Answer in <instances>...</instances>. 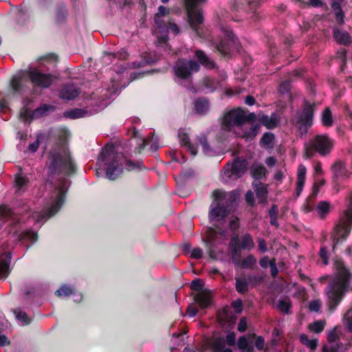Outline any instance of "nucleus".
Here are the masks:
<instances>
[{"instance_id":"obj_53","label":"nucleus","mask_w":352,"mask_h":352,"mask_svg":"<svg viewBox=\"0 0 352 352\" xmlns=\"http://www.w3.org/2000/svg\"><path fill=\"white\" fill-rule=\"evenodd\" d=\"M236 335L234 332H230L226 336V342L230 346H233L235 344Z\"/></svg>"},{"instance_id":"obj_59","label":"nucleus","mask_w":352,"mask_h":352,"mask_svg":"<svg viewBox=\"0 0 352 352\" xmlns=\"http://www.w3.org/2000/svg\"><path fill=\"white\" fill-rule=\"evenodd\" d=\"M140 163H139V162L134 163V162H132L131 161H126V169L128 170H134V169L140 167Z\"/></svg>"},{"instance_id":"obj_5","label":"nucleus","mask_w":352,"mask_h":352,"mask_svg":"<svg viewBox=\"0 0 352 352\" xmlns=\"http://www.w3.org/2000/svg\"><path fill=\"white\" fill-rule=\"evenodd\" d=\"M68 183L65 181L61 186H58L52 196V200L50 208L47 212L41 214L38 212H35L32 214V218L36 223H43L48 218L55 214L60 208L64 202L65 195L68 188Z\"/></svg>"},{"instance_id":"obj_63","label":"nucleus","mask_w":352,"mask_h":352,"mask_svg":"<svg viewBox=\"0 0 352 352\" xmlns=\"http://www.w3.org/2000/svg\"><path fill=\"white\" fill-rule=\"evenodd\" d=\"M258 249L261 252H265L267 250L265 241L262 239H258Z\"/></svg>"},{"instance_id":"obj_24","label":"nucleus","mask_w":352,"mask_h":352,"mask_svg":"<svg viewBox=\"0 0 352 352\" xmlns=\"http://www.w3.org/2000/svg\"><path fill=\"white\" fill-rule=\"evenodd\" d=\"M260 120L268 129L276 126L279 122L278 117L275 114H272L271 116H262Z\"/></svg>"},{"instance_id":"obj_20","label":"nucleus","mask_w":352,"mask_h":352,"mask_svg":"<svg viewBox=\"0 0 352 352\" xmlns=\"http://www.w3.org/2000/svg\"><path fill=\"white\" fill-rule=\"evenodd\" d=\"M195 300L201 308L205 309L211 303V294L207 291L199 292L195 296Z\"/></svg>"},{"instance_id":"obj_21","label":"nucleus","mask_w":352,"mask_h":352,"mask_svg":"<svg viewBox=\"0 0 352 352\" xmlns=\"http://www.w3.org/2000/svg\"><path fill=\"white\" fill-rule=\"evenodd\" d=\"M307 169L302 164L299 165L297 172V182H296V194L300 195L301 193L305 182Z\"/></svg>"},{"instance_id":"obj_42","label":"nucleus","mask_w":352,"mask_h":352,"mask_svg":"<svg viewBox=\"0 0 352 352\" xmlns=\"http://www.w3.org/2000/svg\"><path fill=\"white\" fill-rule=\"evenodd\" d=\"M300 340L302 344H305L311 349H315L318 344L317 340H309L305 334H302L300 336Z\"/></svg>"},{"instance_id":"obj_4","label":"nucleus","mask_w":352,"mask_h":352,"mask_svg":"<svg viewBox=\"0 0 352 352\" xmlns=\"http://www.w3.org/2000/svg\"><path fill=\"white\" fill-rule=\"evenodd\" d=\"M48 170L50 174L72 172L73 163L65 145H56L50 151Z\"/></svg>"},{"instance_id":"obj_33","label":"nucleus","mask_w":352,"mask_h":352,"mask_svg":"<svg viewBox=\"0 0 352 352\" xmlns=\"http://www.w3.org/2000/svg\"><path fill=\"white\" fill-rule=\"evenodd\" d=\"M330 204L328 202L321 201L318 204L316 210L317 214L323 218L330 212Z\"/></svg>"},{"instance_id":"obj_3","label":"nucleus","mask_w":352,"mask_h":352,"mask_svg":"<svg viewBox=\"0 0 352 352\" xmlns=\"http://www.w3.org/2000/svg\"><path fill=\"white\" fill-rule=\"evenodd\" d=\"M98 163L100 166H107V178L114 180L122 173L124 157L120 153H115L113 146H105L100 155Z\"/></svg>"},{"instance_id":"obj_56","label":"nucleus","mask_w":352,"mask_h":352,"mask_svg":"<svg viewBox=\"0 0 352 352\" xmlns=\"http://www.w3.org/2000/svg\"><path fill=\"white\" fill-rule=\"evenodd\" d=\"M277 210V207L273 206L272 210L270 211L271 224L277 226L276 219L275 217V212Z\"/></svg>"},{"instance_id":"obj_1","label":"nucleus","mask_w":352,"mask_h":352,"mask_svg":"<svg viewBox=\"0 0 352 352\" xmlns=\"http://www.w3.org/2000/svg\"><path fill=\"white\" fill-rule=\"evenodd\" d=\"M334 277L326 290L327 305L333 311L341 301L348 289L352 290V274L345 268L342 261L336 259Z\"/></svg>"},{"instance_id":"obj_19","label":"nucleus","mask_w":352,"mask_h":352,"mask_svg":"<svg viewBox=\"0 0 352 352\" xmlns=\"http://www.w3.org/2000/svg\"><path fill=\"white\" fill-rule=\"evenodd\" d=\"M178 138L182 146H186L193 156L197 155V148L190 143L188 136L184 129L179 130Z\"/></svg>"},{"instance_id":"obj_11","label":"nucleus","mask_w":352,"mask_h":352,"mask_svg":"<svg viewBox=\"0 0 352 352\" xmlns=\"http://www.w3.org/2000/svg\"><path fill=\"white\" fill-rule=\"evenodd\" d=\"M199 64L192 60H179L174 66L175 76L179 79H188L199 70Z\"/></svg>"},{"instance_id":"obj_37","label":"nucleus","mask_w":352,"mask_h":352,"mask_svg":"<svg viewBox=\"0 0 352 352\" xmlns=\"http://www.w3.org/2000/svg\"><path fill=\"white\" fill-rule=\"evenodd\" d=\"M291 307V303L289 300H279L276 303V308L279 311L288 314Z\"/></svg>"},{"instance_id":"obj_6","label":"nucleus","mask_w":352,"mask_h":352,"mask_svg":"<svg viewBox=\"0 0 352 352\" xmlns=\"http://www.w3.org/2000/svg\"><path fill=\"white\" fill-rule=\"evenodd\" d=\"M334 146V140L327 134H319L310 140L306 146L305 155L310 158L314 152L318 153L322 156L328 155Z\"/></svg>"},{"instance_id":"obj_28","label":"nucleus","mask_w":352,"mask_h":352,"mask_svg":"<svg viewBox=\"0 0 352 352\" xmlns=\"http://www.w3.org/2000/svg\"><path fill=\"white\" fill-rule=\"evenodd\" d=\"M334 38L337 42L342 44H349L351 42V37L346 31L336 30L334 31Z\"/></svg>"},{"instance_id":"obj_23","label":"nucleus","mask_w":352,"mask_h":352,"mask_svg":"<svg viewBox=\"0 0 352 352\" xmlns=\"http://www.w3.org/2000/svg\"><path fill=\"white\" fill-rule=\"evenodd\" d=\"M253 186L256 196L260 201H266L267 197V191L265 186L258 182H254Z\"/></svg>"},{"instance_id":"obj_34","label":"nucleus","mask_w":352,"mask_h":352,"mask_svg":"<svg viewBox=\"0 0 352 352\" xmlns=\"http://www.w3.org/2000/svg\"><path fill=\"white\" fill-rule=\"evenodd\" d=\"M52 107L51 106L43 104L37 109H36L32 113V118H39L43 116H45L47 112H48L50 109H52Z\"/></svg>"},{"instance_id":"obj_49","label":"nucleus","mask_w":352,"mask_h":352,"mask_svg":"<svg viewBox=\"0 0 352 352\" xmlns=\"http://www.w3.org/2000/svg\"><path fill=\"white\" fill-rule=\"evenodd\" d=\"M120 87L119 86L118 83L113 82V85L111 87H109L107 90L108 93V97L111 98L113 95H115L117 91L120 89Z\"/></svg>"},{"instance_id":"obj_13","label":"nucleus","mask_w":352,"mask_h":352,"mask_svg":"<svg viewBox=\"0 0 352 352\" xmlns=\"http://www.w3.org/2000/svg\"><path fill=\"white\" fill-rule=\"evenodd\" d=\"M313 109L310 104L306 105L298 117V122L300 124L299 130L302 133H306L307 127L312 124Z\"/></svg>"},{"instance_id":"obj_29","label":"nucleus","mask_w":352,"mask_h":352,"mask_svg":"<svg viewBox=\"0 0 352 352\" xmlns=\"http://www.w3.org/2000/svg\"><path fill=\"white\" fill-rule=\"evenodd\" d=\"M0 219H10L11 221L17 222H20L21 221L11 212L10 208L6 206H0Z\"/></svg>"},{"instance_id":"obj_47","label":"nucleus","mask_w":352,"mask_h":352,"mask_svg":"<svg viewBox=\"0 0 352 352\" xmlns=\"http://www.w3.org/2000/svg\"><path fill=\"white\" fill-rule=\"evenodd\" d=\"M28 184V179L25 176L19 175L16 177V184L19 190L22 189Z\"/></svg>"},{"instance_id":"obj_14","label":"nucleus","mask_w":352,"mask_h":352,"mask_svg":"<svg viewBox=\"0 0 352 352\" xmlns=\"http://www.w3.org/2000/svg\"><path fill=\"white\" fill-rule=\"evenodd\" d=\"M241 126L242 129L238 130L234 135L247 141L252 140L258 131V126L257 125H252L245 122Z\"/></svg>"},{"instance_id":"obj_35","label":"nucleus","mask_w":352,"mask_h":352,"mask_svg":"<svg viewBox=\"0 0 352 352\" xmlns=\"http://www.w3.org/2000/svg\"><path fill=\"white\" fill-rule=\"evenodd\" d=\"M241 247L243 249L250 250L254 248V243L250 234H246L241 238Z\"/></svg>"},{"instance_id":"obj_45","label":"nucleus","mask_w":352,"mask_h":352,"mask_svg":"<svg viewBox=\"0 0 352 352\" xmlns=\"http://www.w3.org/2000/svg\"><path fill=\"white\" fill-rule=\"evenodd\" d=\"M256 263V258L252 255H249L243 260L241 266L243 268H252Z\"/></svg>"},{"instance_id":"obj_60","label":"nucleus","mask_w":352,"mask_h":352,"mask_svg":"<svg viewBox=\"0 0 352 352\" xmlns=\"http://www.w3.org/2000/svg\"><path fill=\"white\" fill-rule=\"evenodd\" d=\"M338 339V334L336 329L332 330L328 334V340L329 342H335Z\"/></svg>"},{"instance_id":"obj_46","label":"nucleus","mask_w":352,"mask_h":352,"mask_svg":"<svg viewBox=\"0 0 352 352\" xmlns=\"http://www.w3.org/2000/svg\"><path fill=\"white\" fill-rule=\"evenodd\" d=\"M199 142L203 147L204 154L209 155L211 153V149L207 142L206 137L204 135L199 137Z\"/></svg>"},{"instance_id":"obj_62","label":"nucleus","mask_w":352,"mask_h":352,"mask_svg":"<svg viewBox=\"0 0 352 352\" xmlns=\"http://www.w3.org/2000/svg\"><path fill=\"white\" fill-rule=\"evenodd\" d=\"M246 329H247L246 320H245V318H241L239 323V325H238V330L240 332H243L246 330Z\"/></svg>"},{"instance_id":"obj_38","label":"nucleus","mask_w":352,"mask_h":352,"mask_svg":"<svg viewBox=\"0 0 352 352\" xmlns=\"http://www.w3.org/2000/svg\"><path fill=\"white\" fill-rule=\"evenodd\" d=\"M236 289L240 294H244L248 290V283L241 278H236Z\"/></svg>"},{"instance_id":"obj_31","label":"nucleus","mask_w":352,"mask_h":352,"mask_svg":"<svg viewBox=\"0 0 352 352\" xmlns=\"http://www.w3.org/2000/svg\"><path fill=\"white\" fill-rule=\"evenodd\" d=\"M195 109L197 113H205L209 109V103L206 99H199L195 102Z\"/></svg>"},{"instance_id":"obj_15","label":"nucleus","mask_w":352,"mask_h":352,"mask_svg":"<svg viewBox=\"0 0 352 352\" xmlns=\"http://www.w3.org/2000/svg\"><path fill=\"white\" fill-rule=\"evenodd\" d=\"M170 9L167 7L160 6L158 7L157 12L154 15V22L159 32H165L166 25L164 18L170 14Z\"/></svg>"},{"instance_id":"obj_40","label":"nucleus","mask_w":352,"mask_h":352,"mask_svg":"<svg viewBox=\"0 0 352 352\" xmlns=\"http://www.w3.org/2000/svg\"><path fill=\"white\" fill-rule=\"evenodd\" d=\"M16 319L21 322L22 325H26L30 323L31 319L28 315L21 310L14 311Z\"/></svg>"},{"instance_id":"obj_64","label":"nucleus","mask_w":352,"mask_h":352,"mask_svg":"<svg viewBox=\"0 0 352 352\" xmlns=\"http://www.w3.org/2000/svg\"><path fill=\"white\" fill-rule=\"evenodd\" d=\"M222 31L224 33V36L226 38H228L232 41H234V36L231 30L223 28Z\"/></svg>"},{"instance_id":"obj_12","label":"nucleus","mask_w":352,"mask_h":352,"mask_svg":"<svg viewBox=\"0 0 352 352\" xmlns=\"http://www.w3.org/2000/svg\"><path fill=\"white\" fill-rule=\"evenodd\" d=\"M29 77L34 85L43 88L50 87L54 80L51 74H43L37 70L30 72Z\"/></svg>"},{"instance_id":"obj_54","label":"nucleus","mask_w":352,"mask_h":352,"mask_svg":"<svg viewBox=\"0 0 352 352\" xmlns=\"http://www.w3.org/2000/svg\"><path fill=\"white\" fill-rule=\"evenodd\" d=\"M190 255H191V257L193 258H201V256L203 255V252L200 248H194L191 251Z\"/></svg>"},{"instance_id":"obj_55","label":"nucleus","mask_w":352,"mask_h":352,"mask_svg":"<svg viewBox=\"0 0 352 352\" xmlns=\"http://www.w3.org/2000/svg\"><path fill=\"white\" fill-rule=\"evenodd\" d=\"M264 344L265 341L263 337L258 336L256 338V342H255V346L259 351H261L264 348Z\"/></svg>"},{"instance_id":"obj_16","label":"nucleus","mask_w":352,"mask_h":352,"mask_svg":"<svg viewBox=\"0 0 352 352\" xmlns=\"http://www.w3.org/2000/svg\"><path fill=\"white\" fill-rule=\"evenodd\" d=\"M331 170L336 179H345L350 176V173L346 168L344 164L340 161H337L332 165Z\"/></svg>"},{"instance_id":"obj_7","label":"nucleus","mask_w":352,"mask_h":352,"mask_svg":"<svg viewBox=\"0 0 352 352\" xmlns=\"http://www.w3.org/2000/svg\"><path fill=\"white\" fill-rule=\"evenodd\" d=\"M245 112L240 109H232L226 113L222 118V129L232 133L242 129V125L247 122Z\"/></svg>"},{"instance_id":"obj_2","label":"nucleus","mask_w":352,"mask_h":352,"mask_svg":"<svg viewBox=\"0 0 352 352\" xmlns=\"http://www.w3.org/2000/svg\"><path fill=\"white\" fill-rule=\"evenodd\" d=\"M214 201L211 204L209 218L210 221L222 220L228 214V207L239 197V192L233 190L226 192L220 190L213 192Z\"/></svg>"},{"instance_id":"obj_61","label":"nucleus","mask_w":352,"mask_h":352,"mask_svg":"<svg viewBox=\"0 0 352 352\" xmlns=\"http://www.w3.org/2000/svg\"><path fill=\"white\" fill-rule=\"evenodd\" d=\"M320 255L321 258H323V263L324 265L328 264V260H327V250L325 248H321L320 251Z\"/></svg>"},{"instance_id":"obj_43","label":"nucleus","mask_w":352,"mask_h":352,"mask_svg":"<svg viewBox=\"0 0 352 352\" xmlns=\"http://www.w3.org/2000/svg\"><path fill=\"white\" fill-rule=\"evenodd\" d=\"M85 113H86L85 111H84L81 109H76L66 112L65 116L67 118L75 119V118H79L84 117Z\"/></svg>"},{"instance_id":"obj_50","label":"nucleus","mask_w":352,"mask_h":352,"mask_svg":"<svg viewBox=\"0 0 352 352\" xmlns=\"http://www.w3.org/2000/svg\"><path fill=\"white\" fill-rule=\"evenodd\" d=\"M40 136H36V140L28 146V151L31 153H34L37 151L40 144Z\"/></svg>"},{"instance_id":"obj_18","label":"nucleus","mask_w":352,"mask_h":352,"mask_svg":"<svg viewBox=\"0 0 352 352\" xmlns=\"http://www.w3.org/2000/svg\"><path fill=\"white\" fill-rule=\"evenodd\" d=\"M11 255L6 252L0 256V278H5L10 273Z\"/></svg>"},{"instance_id":"obj_17","label":"nucleus","mask_w":352,"mask_h":352,"mask_svg":"<svg viewBox=\"0 0 352 352\" xmlns=\"http://www.w3.org/2000/svg\"><path fill=\"white\" fill-rule=\"evenodd\" d=\"M166 25V30L165 32H160L164 34L162 36H157V45H161L165 44L168 40L167 33L168 31L172 32L175 35H177L179 33V28L178 25L172 20H169Z\"/></svg>"},{"instance_id":"obj_10","label":"nucleus","mask_w":352,"mask_h":352,"mask_svg":"<svg viewBox=\"0 0 352 352\" xmlns=\"http://www.w3.org/2000/svg\"><path fill=\"white\" fill-rule=\"evenodd\" d=\"M248 162L245 160H235L231 164H228L221 174V178L226 182L233 181L239 177L246 171Z\"/></svg>"},{"instance_id":"obj_9","label":"nucleus","mask_w":352,"mask_h":352,"mask_svg":"<svg viewBox=\"0 0 352 352\" xmlns=\"http://www.w3.org/2000/svg\"><path fill=\"white\" fill-rule=\"evenodd\" d=\"M206 0H185L188 17L191 28L199 34L198 26L203 23L204 16L197 6L205 3Z\"/></svg>"},{"instance_id":"obj_26","label":"nucleus","mask_w":352,"mask_h":352,"mask_svg":"<svg viewBox=\"0 0 352 352\" xmlns=\"http://www.w3.org/2000/svg\"><path fill=\"white\" fill-rule=\"evenodd\" d=\"M195 57L199 63L205 67L212 68L214 65V63L201 50L196 51Z\"/></svg>"},{"instance_id":"obj_27","label":"nucleus","mask_w":352,"mask_h":352,"mask_svg":"<svg viewBox=\"0 0 352 352\" xmlns=\"http://www.w3.org/2000/svg\"><path fill=\"white\" fill-rule=\"evenodd\" d=\"M237 345L241 352H254L253 345L245 336H241L238 340Z\"/></svg>"},{"instance_id":"obj_41","label":"nucleus","mask_w":352,"mask_h":352,"mask_svg":"<svg viewBox=\"0 0 352 352\" xmlns=\"http://www.w3.org/2000/svg\"><path fill=\"white\" fill-rule=\"evenodd\" d=\"M19 237L21 240L30 241L32 243L36 242L38 239L36 233L29 230L22 232Z\"/></svg>"},{"instance_id":"obj_57","label":"nucleus","mask_w":352,"mask_h":352,"mask_svg":"<svg viewBox=\"0 0 352 352\" xmlns=\"http://www.w3.org/2000/svg\"><path fill=\"white\" fill-rule=\"evenodd\" d=\"M272 260H270L267 256H263L260 260V265L263 268H267L268 266H270Z\"/></svg>"},{"instance_id":"obj_51","label":"nucleus","mask_w":352,"mask_h":352,"mask_svg":"<svg viewBox=\"0 0 352 352\" xmlns=\"http://www.w3.org/2000/svg\"><path fill=\"white\" fill-rule=\"evenodd\" d=\"M346 324L350 331H352V308L350 309L344 316Z\"/></svg>"},{"instance_id":"obj_25","label":"nucleus","mask_w":352,"mask_h":352,"mask_svg":"<svg viewBox=\"0 0 352 352\" xmlns=\"http://www.w3.org/2000/svg\"><path fill=\"white\" fill-rule=\"evenodd\" d=\"M217 234V230L214 228H209L207 231L205 243L208 247V252L210 256H212V251L211 250L212 246L215 241L216 236Z\"/></svg>"},{"instance_id":"obj_30","label":"nucleus","mask_w":352,"mask_h":352,"mask_svg":"<svg viewBox=\"0 0 352 352\" xmlns=\"http://www.w3.org/2000/svg\"><path fill=\"white\" fill-rule=\"evenodd\" d=\"M74 289L73 287L63 284L55 292L58 297H67L73 294Z\"/></svg>"},{"instance_id":"obj_8","label":"nucleus","mask_w":352,"mask_h":352,"mask_svg":"<svg viewBox=\"0 0 352 352\" xmlns=\"http://www.w3.org/2000/svg\"><path fill=\"white\" fill-rule=\"evenodd\" d=\"M352 226V194L347 209L340 217V224L336 226L334 231L335 245L344 239L351 232Z\"/></svg>"},{"instance_id":"obj_39","label":"nucleus","mask_w":352,"mask_h":352,"mask_svg":"<svg viewBox=\"0 0 352 352\" xmlns=\"http://www.w3.org/2000/svg\"><path fill=\"white\" fill-rule=\"evenodd\" d=\"M322 122L326 126H330L333 124L331 113L329 108H326L322 114Z\"/></svg>"},{"instance_id":"obj_44","label":"nucleus","mask_w":352,"mask_h":352,"mask_svg":"<svg viewBox=\"0 0 352 352\" xmlns=\"http://www.w3.org/2000/svg\"><path fill=\"white\" fill-rule=\"evenodd\" d=\"M324 326L325 322L323 320H319L314 322L312 324H310L309 329L315 333H320L324 329Z\"/></svg>"},{"instance_id":"obj_52","label":"nucleus","mask_w":352,"mask_h":352,"mask_svg":"<svg viewBox=\"0 0 352 352\" xmlns=\"http://www.w3.org/2000/svg\"><path fill=\"white\" fill-rule=\"evenodd\" d=\"M20 79L17 76L13 77L11 81V87L14 91H18L20 89Z\"/></svg>"},{"instance_id":"obj_32","label":"nucleus","mask_w":352,"mask_h":352,"mask_svg":"<svg viewBox=\"0 0 352 352\" xmlns=\"http://www.w3.org/2000/svg\"><path fill=\"white\" fill-rule=\"evenodd\" d=\"M251 174L255 179H260L266 175V169L262 165L255 164L251 168Z\"/></svg>"},{"instance_id":"obj_22","label":"nucleus","mask_w":352,"mask_h":352,"mask_svg":"<svg viewBox=\"0 0 352 352\" xmlns=\"http://www.w3.org/2000/svg\"><path fill=\"white\" fill-rule=\"evenodd\" d=\"M78 90L74 85L64 87L60 91V97L65 100H72L78 96Z\"/></svg>"},{"instance_id":"obj_48","label":"nucleus","mask_w":352,"mask_h":352,"mask_svg":"<svg viewBox=\"0 0 352 352\" xmlns=\"http://www.w3.org/2000/svg\"><path fill=\"white\" fill-rule=\"evenodd\" d=\"M322 303L319 300H314L309 303V309L311 311H318L321 308Z\"/></svg>"},{"instance_id":"obj_36","label":"nucleus","mask_w":352,"mask_h":352,"mask_svg":"<svg viewBox=\"0 0 352 352\" xmlns=\"http://www.w3.org/2000/svg\"><path fill=\"white\" fill-rule=\"evenodd\" d=\"M274 140V135L270 133H266L263 135V136L261 140V144L262 146L269 148L272 146Z\"/></svg>"},{"instance_id":"obj_58","label":"nucleus","mask_w":352,"mask_h":352,"mask_svg":"<svg viewBox=\"0 0 352 352\" xmlns=\"http://www.w3.org/2000/svg\"><path fill=\"white\" fill-rule=\"evenodd\" d=\"M187 314L190 317L192 318L197 314V309L195 305H190L188 307Z\"/></svg>"}]
</instances>
